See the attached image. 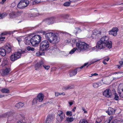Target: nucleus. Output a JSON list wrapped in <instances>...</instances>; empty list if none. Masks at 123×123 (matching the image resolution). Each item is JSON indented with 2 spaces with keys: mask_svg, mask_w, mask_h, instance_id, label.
<instances>
[{
  "mask_svg": "<svg viewBox=\"0 0 123 123\" xmlns=\"http://www.w3.org/2000/svg\"><path fill=\"white\" fill-rule=\"evenodd\" d=\"M118 31V29L117 28H113L111 30L109 31V34L114 36H116L117 34V32Z\"/></svg>",
  "mask_w": 123,
  "mask_h": 123,
  "instance_id": "13",
  "label": "nucleus"
},
{
  "mask_svg": "<svg viewBox=\"0 0 123 123\" xmlns=\"http://www.w3.org/2000/svg\"><path fill=\"white\" fill-rule=\"evenodd\" d=\"M12 115V113L11 112H8L2 115V117H8Z\"/></svg>",
  "mask_w": 123,
  "mask_h": 123,
  "instance_id": "25",
  "label": "nucleus"
},
{
  "mask_svg": "<svg viewBox=\"0 0 123 123\" xmlns=\"http://www.w3.org/2000/svg\"><path fill=\"white\" fill-rule=\"evenodd\" d=\"M109 60V58L108 57L107 58L105 59H104V60L105 61H108Z\"/></svg>",
  "mask_w": 123,
  "mask_h": 123,
  "instance_id": "61",
  "label": "nucleus"
},
{
  "mask_svg": "<svg viewBox=\"0 0 123 123\" xmlns=\"http://www.w3.org/2000/svg\"><path fill=\"white\" fill-rule=\"evenodd\" d=\"M79 123H87V122L86 120L81 119Z\"/></svg>",
  "mask_w": 123,
  "mask_h": 123,
  "instance_id": "38",
  "label": "nucleus"
},
{
  "mask_svg": "<svg viewBox=\"0 0 123 123\" xmlns=\"http://www.w3.org/2000/svg\"><path fill=\"white\" fill-rule=\"evenodd\" d=\"M65 114H63L61 116H57L56 119L59 122L62 121L63 119L65 117Z\"/></svg>",
  "mask_w": 123,
  "mask_h": 123,
  "instance_id": "21",
  "label": "nucleus"
},
{
  "mask_svg": "<svg viewBox=\"0 0 123 123\" xmlns=\"http://www.w3.org/2000/svg\"><path fill=\"white\" fill-rule=\"evenodd\" d=\"M25 43L26 45H28L31 43V39L28 38V37H26L25 38Z\"/></svg>",
  "mask_w": 123,
  "mask_h": 123,
  "instance_id": "28",
  "label": "nucleus"
},
{
  "mask_svg": "<svg viewBox=\"0 0 123 123\" xmlns=\"http://www.w3.org/2000/svg\"><path fill=\"white\" fill-rule=\"evenodd\" d=\"M9 17L11 18H14L16 17L15 12H11L9 14Z\"/></svg>",
  "mask_w": 123,
  "mask_h": 123,
  "instance_id": "31",
  "label": "nucleus"
},
{
  "mask_svg": "<svg viewBox=\"0 0 123 123\" xmlns=\"http://www.w3.org/2000/svg\"><path fill=\"white\" fill-rule=\"evenodd\" d=\"M27 49L28 51L31 50V51H33L35 49L34 48L30 46H28L27 48Z\"/></svg>",
  "mask_w": 123,
  "mask_h": 123,
  "instance_id": "36",
  "label": "nucleus"
},
{
  "mask_svg": "<svg viewBox=\"0 0 123 123\" xmlns=\"http://www.w3.org/2000/svg\"><path fill=\"white\" fill-rule=\"evenodd\" d=\"M25 51H22L20 49H18L17 52L14 53L10 56V60L12 61H15L21 57L22 54L25 53Z\"/></svg>",
  "mask_w": 123,
  "mask_h": 123,
  "instance_id": "4",
  "label": "nucleus"
},
{
  "mask_svg": "<svg viewBox=\"0 0 123 123\" xmlns=\"http://www.w3.org/2000/svg\"><path fill=\"white\" fill-rule=\"evenodd\" d=\"M103 63L105 64H107V63L105 62V60H104L103 62Z\"/></svg>",
  "mask_w": 123,
  "mask_h": 123,
  "instance_id": "64",
  "label": "nucleus"
},
{
  "mask_svg": "<svg viewBox=\"0 0 123 123\" xmlns=\"http://www.w3.org/2000/svg\"><path fill=\"white\" fill-rule=\"evenodd\" d=\"M7 15V14L6 12H4L1 14H0V18H3L6 16Z\"/></svg>",
  "mask_w": 123,
  "mask_h": 123,
  "instance_id": "32",
  "label": "nucleus"
},
{
  "mask_svg": "<svg viewBox=\"0 0 123 123\" xmlns=\"http://www.w3.org/2000/svg\"><path fill=\"white\" fill-rule=\"evenodd\" d=\"M76 48H74L69 52L70 54H73L76 50L79 52L84 51L89 49V46L84 42L81 41L78 42L76 44Z\"/></svg>",
  "mask_w": 123,
  "mask_h": 123,
  "instance_id": "2",
  "label": "nucleus"
},
{
  "mask_svg": "<svg viewBox=\"0 0 123 123\" xmlns=\"http://www.w3.org/2000/svg\"><path fill=\"white\" fill-rule=\"evenodd\" d=\"M38 101V99L37 98L34 99L32 102V105H34L36 104L37 103Z\"/></svg>",
  "mask_w": 123,
  "mask_h": 123,
  "instance_id": "33",
  "label": "nucleus"
},
{
  "mask_svg": "<svg viewBox=\"0 0 123 123\" xmlns=\"http://www.w3.org/2000/svg\"><path fill=\"white\" fill-rule=\"evenodd\" d=\"M1 66L3 68L7 67L8 66H9V67H10V65L8 64L7 59L5 58L4 59Z\"/></svg>",
  "mask_w": 123,
  "mask_h": 123,
  "instance_id": "14",
  "label": "nucleus"
},
{
  "mask_svg": "<svg viewBox=\"0 0 123 123\" xmlns=\"http://www.w3.org/2000/svg\"><path fill=\"white\" fill-rule=\"evenodd\" d=\"M24 105V103L22 102H19L17 103L15 105V106L17 108H19L23 107Z\"/></svg>",
  "mask_w": 123,
  "mask_h": 123,
  "instance_id": "26",
  "label": "nucleus"
},
{
  "mask_svg": "<svg viewBox=\"0 0 123 123\" xmlns=\"http://www.w3.org/2000/svg\"><path fill=\"white\" fill-rule=\"evenodd\" d=\"M88 64V63H85L83 66L80 67V68H78L73 70L70 71L69 72L70 76V77H72L75 75L76 74L77 71H79L80 69L84 67L87 65Z\"/></svg>",
  "mask_w": 123,
  "mask_h": 123,
  "instance_id": "8",
  "label": "nucleus"
},
{
  "mask_svg": "<svg viewBox=\"0 0 123 123\" xmlns=\"http://www.w3.org/2000/svg\"><path fill=\"white\" fill-rule=\"evenodd\" d=\"M105 30L104 28L102 29L100 31L95 30L93 32L91 36L89 37L90 38L91 37L92 39H93L94 37L98 38L104 35L105 34Z\"/></svg>",
  "mask_w": 123,
  "mask_h": 123,
  "instance_id": "3",
  "label": "nucleus"
},
{
  "mask_svg": "<svg viewBox=\"0 0 123 123\" xmlns=\"http://www.w3.org/2000/svg\"><path fill=\"white\" fill-rule=\"evenodd\" d=\"M112 119V117H111L110 118V119L109 120V123H117V120H114V121H111V120Z\"/></svg>",
  "mask_w": 123,
  "mask_h": 123,
  "instance_id": "37",
  "label": "nucleus"
},
{
  "mask_svg": "<svg viewBox=\"0 0 123 123\" xmlns=\"http://www.w3.org/2000/svg\"><path fill=\"white\" fill-rule=\"evenodd\" d=\"M49 47V44L48 41L46 40L42 41L40 45V49L42 51L47 50Z\"/></svg>",
  "mask_w": 123,
  "mask_h": 123,
  "instance_id": "6",
  "label": "nucleus"
},
{
  "mask_svg": "<svg viewBox=\"0 0 123 123\" xmlns=\"http://www.w3.org/2000/svg\"><path fill=\"white\" fill-rule=\"evenodd\" d=\"M44 96L42 93H39L37 96V99L39 102H42L44 98Z\"/></svg>",
  "mask_w": 123,
  "mask_h": 123,
  "instance_id": "19",
  "label": "nucleus"
},
{
  "mask_svg": "<svg viewBox=\"0 0 123 123\" xmlns=\"http://www.w3.org/2000/svg\"><path fill=\"white\" fill-rule=\"evenodd\" d=\"M3 68L5 69L2 70V75H5L8 74L11 71L10 67H9V66H8L7 67H6Z\"/></svg>",
  "mask_w": 123,
  "mask_h": 123,
  "instance_id": "12",
  "label": "nucleus"
},
{
  "mask_svg": "<svg viewBox=\"0 0 123 123\" xmlns=\"http://www.w3.org/2000/svg\"><path fill=\"white\" fill-rule=\"evenodd\" d=\"M43 67L46 69L48 70L50 68V66H46L45 65H43Z\"/></svg>",
  "mask_w": 123,
  "mask_h": 123,
  "instance_id": "46",
  "label": "nucleus"
},
{
  "mask_svg": "<svg viewBox=\"0 0 123 123\" xmlns=\"http://www.w3.org/2000/svg\"><path fill=\"white\" fill-rule=\"evenodd\" d=\"M73 88V86L72 85H70L68 86L64 87L63 89L64 90H67L68 89H71Z\"/></svg>",
  "mask_w": 123,
  "mask_h": 123,
  "instance_id": "27",
  "label": "nucleus"
},
{
  "mask_svg": "<svg viewBox=\"0 0 123 123\" xmlns=\"http://www.w3.org/2000/svg\"><path fill=\"white\" fill-rule=\"evenodd\" d=\"M4 34L5 35L8 34H11V32L10 31H5L4 32Z\"/></svg>",
  "mask_w": 123,
  "mask_h": 123,
  "instance_id": "50",
  "label": "nucleus"
},
{
  "mask_svg": "<svg viewBox=\"0 0 123 123\" xmlns=\"http://www.w3.org/2000/svg\"><path fill=\"white\" fill-rule=\"evenodd\" d=\"M6 53V49L4 48V47H2L0 48V54L2 56L5 55Z\"/></svg>",
  "mask_w": 123,
  "mask_h": 123,
  "instance_id": "20",
  "label": "nucleus"
},
{
  "mask_svg": "<svg viewBox=\"0 0 123 123\" xmlns=\"http://www.w3.org/2000/svg\"><path fill=\"white\" fill-rule=\"evenodd\" d=\"M106 79L105 78H103L102 80V81L105 84H107L106 82Z\"/></svg>",
  "mask_w": 123,
  "mask_h": 123,
  "instance_id": "47",
  "label": "nucleus"
},
{
  "mask_svg": "<svg viewBox=\"0 0 123 123\" xmlns=\"http://www.w3.org/2000/svg\"><path fill=\"white\" fill-rule=\"evenodd\" d=\"M44 64L43 62L42 61H41L40 62L37 63L35 65L36 67L39 68L41 67H42L43 66Z\"/></svg>",
  "mask_w": 123,
  "mask_h": 123,
  "instance_id": "23",
  "label": "nucleus"
},
{
  "mask_svg": "<svg viewBox=\"0 0 123 123\" xmlns=\"http://www.w3.org/2000/svg\"><path fill=\"white\" fill-rule=\"evenodd\" d=\"M61 95H65V94L64 92L60 93L57 92H55V95L56 97H58L59 96Z\"/></svg>",
  "mask_w": 123,
  "mask_h": 123,
  "instance_id": "30",
  "label": "nucleus"
},
{
  "mask_svg": "<svg viewBox=\"0 0 123 123\" xmlns=\"http://www.w3.org/2000/svg\"><path fill=\"white\" fill-rule=\"evenodd\" d=\"M35 2L36 3H38L40 2V0H35Z\"/></svg>",
  "mask_w": 123,
  "mask_h": 123,
  "instance_id": "56",
  "label": "nucleus"
},
{
  "mask_svg": "<svg viewBox=\"0 0 123 123\" xmlns=\"http://www.w3.org/2000/svg\"><path fill=\"white\" fill-rule=\"evenodd\" d=\"M36 55L37 56H39L41 55V54L39 52H37L36 53Z\"/></svg>",
  "mask_w": 123,
  "mask_h": 123,
  "instance_id": "53",
  "label": "nucleus"
},
{
  "mask_svg": "<svg viewBox=\"0 0 123 123\" xmlns=\"http://www.w3.org/2000/svg\"><path fill=\"white\" fill-rule=\"evenodd\" d=\"M104 96L107 98H109L111 95V91L109 89H107L105 90L103 92Z\"/></svg>",
  "mask_w": 123,
  "mask_h": 123,
  "instance_id": "10",
  "label": "nucleus"
},
{
  "mask_svg": "<svg viewBox=\"0 0 123 123\" xmlns=\"http://www.w3.org/2000/svg\"><path fill=\"white\" fill-rule=\"evenodd\" d=\"M102 119H103L102 117L97 118L96 121V123H101L102 121Z\"/></svg>",
  "mask_w": 123,
  "mask_h": 123,
  "instance_id": "35",
  "label": "nucleus"
},
{
  "mask_svg": "<svg viewBox=\"0 0 123 123\" xmlns=\"http://www.w3.org/2000/svg\"><path fill=\"white\" fill-rule=\"evenodd\" d=\"M16 39L17 40V41H18L19 44L22 41V39H21V38L20 37H19L17 38Z\"/></svg>",
  "mask_w": 123,
  "mask_h": 123,
  "instance_id": "48",
  "label": "nucleus"
},
{
  "mask_svg": "<svg viewBox=\"0 0 123 123\" xmlns=\"http://www.w3.org/2000/svg\"><path fill=\"white\" fill-rule=\"evenodd\" d=\"M82 110H83V111H84V113H87V111H86L85 110V109L84 108H82Z\"/></svg>",
  "mask_w": 123,
  "mask_h": 123,
  "instance_id": "59",
  "label": "nucleus"
},
{
  "mask_svg": "<svg viewBox=\"0 0 123 123\" xmlns=\"http://www.w3.org/2000/svg\"><path fill=\"white\" fill-rule=\"evenodd\" d=\"M93 86L94 88H97L99 87V85L97 83H94L93 84Z\"/></svg>",
  "mask_w": 123,
  "mask_h": 123,
  "instance_id": "41",
  "label": "nucleus"
},
{
  "mask_svg": "<svg viewBox=\"0 0 123 123\" xmlns=\"http://www.w3.org/2000/svg\"><path fill=\"white\" fill-rule=\"evenodd\" d=\"M51 49L55 51H56L58 49L57 48L56 46L54 45L51 47Z\"/></svg>",
  "mask_w": 123,
  "mask_h": 123,
  "instance_id": "39",
  "label": "nucleus"
},
{
  "mask_svg": "<svg viewBox=\"0 0 123 123\" xmlns=\"http://www.w3.org/2000/svg\"><path fill=\"white\" fill-rule=\"evenodd\" d=\"M2 92L5 93H9V90L7 89L3 88L1 90Z\"/></svg>",
  "mask_w": 123,
  "mask_h": 123,
  "instance_id": "29",
  "label": "nucleus"
},
{
  "mask_svg": "<svg viewBox=\"0 0 123 123\" xmlns=\"http://www.w3.org/2000/svg\"><path fill=\"white\" fill-rule=\"evenodd\" d=\"M58 115L57 116H61L62 115L65 114L62 111H61L60 110L58 111Z\"/></svg>",
  "mask_w": 123,
  "mask_h": 123,
  "instance_id": "40",
  "label": "nucleus"
},
{
  "mask_svg": "<svg viewBox=\"0 0 123 123\" xmlns=\"http://www.w3.org/2000/svg\"><path fill=\"white\" fill-rule=\"evenodd\" d=\"M98 74H97L96 73H94L93 74H92V75L93 76H98Z\"/></svg>",
  "mask_w": 123,
  "mask_h": 123,
  "instance_id": "58",
  "label": "nucleus"
},
{
  "mask_svg": "<svg viewBox=\"0 0 123 123\" xmlns=\"http://www.w3.org/2000/svg\"><path fill=\"white\" fill-rule=\"evenodd\" d=\"M55 18L54 17H52L46 20V23L48 25L53 24L55 22Z\"/></svg>",
  "mask_w": 123,
  "mask_h": 123,
  "instance_id": "15",
  "label": "nucleus"
},
{
  "mask_svg": "<svg viewBox=\"0 0 123 123\" xmlns=\"http://www.w3.org/2000/svg\"><path fill=\"white\" fill-rule=\"evenodd\" d=\"M76 107H74V109L72 110V111L73 112H74L76 109Z\"/></svg>",
  "mask_w": 123,
  "mask_h": 123,
  "instance_id": "62",
  "label": "nucleus"
},
{
  "mask_svg": "<svg viewBox=\"0 0 123 123\" xmlns=\"http://www.w3.org/2000/svg\"><path fill=\"white\" fill-rule=\"evenodd\" d=\"M14 12L15 14L16 17L20 15L22 13V12L21 11H19L17 12Z\"/></svg>",
  "mask_w": 123,
  "mask_h": 123,
  "instance_id": "34",
  "label": "nucleus"
},
{
  "mask_svg": "<svg viewBox=\"0 0 123 123\" xmlns=\"http://www.w3.org/2000/svg\"><path fill=\"white\" fill-rule=\"evenodd\" d=\"M16 4L15 2H13L11 4V6L12 7H13L16 6Z\"/></svg>",
  "mask_w": 123,
  "mask_h": 123,
  "instance_id": "52",
  "label": "nucleus"
},
{
  "mask_svg": "<svg viewBox=\"0 0 123 123\" xmlns=\"http://www.w3.org/2000/svg\"><path fill=\"white\" fill-rule=\"evenodd\" d=\"M5 37H0V41H2L4 40V39H5Z\"/></svg>",
  "mask_w": 123,
  "mask_h": 123,
  "instance_id": "49",
  "label": "nucleus"
},
{
  "mask_svg": "<svg viewBox=\"0 0 123 123\" xmlns=\"http://www.w3.org/2000/svg\"><path fill=\"white\" fill-rule=\"evenodd\" d=\"M97 48L98 49H99L98 48V47L97 46V45L96 47H94L92 48V49L94 50V49H96Z\"/></svg>",
  "mask_w": 123,
  "mask_h": 123,
  "instance_id": "60",
  "label": "nucleus"
},
{
  "mask_svg": "<svg viewBox=\"0 0 123 123\" xmlns=\"http://www.w3.org/2000/svg\"><path fill=\"white\" fill-rule=\"evenodd\" d=\"M76 30H77V31L76 32V33H78L81 31V30L79 28H76Z\"/></svg>",
  "mask_w": 123,
  "mask_h": 123,
  "instance_id": "54",
  "label": "nucleus"
},
{
  "mask_svg": "<svg viewBox=\"0 0 123 123\" xmlns=\"http://www.w3.org/2000/svg\"><path fill=\"white\" fill-rule=\"evenodd\" d=\"M53 34V33H46L45 35L46 39L49 42L51 39H50V37H51Z\"/></svg>",
  "mask_w": 123,
  "mask_h": 123,
  "instance_id": "22",
  "label": "nucleus"
},
{
  "mask_svg": "<svg viewBox=\"0 0 123 123\" xmlns=\"http://www.w3.org/2000/svg\"><path fill=\"white\" fill-rule=\"evenodd\" d=\"M109 37L107 36L102 37L98 42L97 46L99 49H101L106 46L109 49L111 48L112 46L111 42L109 41Z\"/></svg>",
  "mask_w": 123,
  "mask_h": 123,
  "instance_id": "1",
  "label": "nucleus"
},
{
  "mask_svg": "<svg viewBox=\"0 0 123 123\" xmlns=\"http://www.w3.org/2000/svg\"><path fill=\"white\" fill-rule=\"evenodd\" d=\"M70 3L69 2H66L64 3L63 5L65 6H69Z\"/></svg>",
  "mask_w": 123,
  "mask_h": 123,
  "instance_id": "42",
  "label": "nucleus"
},
{
  "mask_svg": "<svg viewBox=\"0 0 123 123\" xmlns=\"http://www.w3.org/2000/svg\"><path fill=\"white\" fill-rule=\"evenodd\" d=\"M4 48L6 49V50L7 53H10L11 51V47L9 44H6L4 46Z\"/></svg>",
  "mask_w": 123,
  "mask_h": 123,
  "instance_id": "17",
  "label": "nucleus"
},
{
  "mask_svg": "<svg viewBox=\"0 0 123 123\" xmlns=\"http://www.w3.org/2000/svg\"><path fill=\"white\" fill-rule=\"evenodd\" d=\"M114 99L116 100H118L119 99V97L117 93H115V94Z\"/></svg>",
  "mask_w": 123,
  "mask_h": 123,
  "instance_id": "44",
  "label": "nucleus"
},
{
  "mask_svg": "<svg viewBox=\"0 0 123 123\" xmlns=\"http://www.w3.org/2000/svg\"><path fill=\"white\" fill-rule=\"evenodd\" d=\"M78 0H69L71 2H76Z\"/></svg>",
  "mask_w": 123,
  "mask_h": 123,
  "instance_id": "57",
  "label": "nucleus"
},
{
  "mask_svg": "<svg viewBox=\"0 0 123 123\" xmlns=\"http://www.w3.org/2000/svg\"><path fill=\"white\" fill-rule=\"evenodd\" d=\"M74 118L72 117H68L64 121L65 123H69L72 122L74 120Z\"/></svg>",
  "mask_w": 123,
  "mask_h": 123,
  "instance_id": "24",
  "label": "nucleus"
},
{
  "mask_svg": "<svg viewBox=\"0 0 123 123\" xmlns=\"http://www.w3.org/2000/svg\"><path fill=\"white\" fill-rule=\"evenodd\" d=\"M72 112L71 111H68L66 112V115L67 116H71L72 115Z\"/></svg>",
  "mask_w": 123,
  "mask_h": 123,
  "instance_id": "43",
  "label": "nucleus"
},
{
  "mask_svg": "<svg viewBox=\"0 0 123 123\" xmlns=\"http://www.w3.org/2000/svg\"><path fill=\"white\" fill-rule=\"evenodd\" d=\"M53 119L52 114H50L47 116V118L45 121L46 123H50Z\"/></svg>",
  "mask_w": 123,
  "mask_h": 123,
  "instance_id": "18",
  "label": "nucleus"
},
{
  "mask_svg": "<svg viewBox=\"0 0 123 123\" xmlns=\"http://www.w3.org/2000/svg\"><path fill=\"white\" fill-rule=\"evenodd\" d=\"M100 60H97L96 59H94L92 61V63H94L96 62H97Z\"/></svg>",
  "mask_w": 123,
  "mask_h": 123,
  "instance_id": "51",
  "label": "nucleus"
},
{
  "mask_svg": "<svg viewBox=\"0 0 123 123\" xmlns=\"http://www.w3.org/2000/svg\"><path fill=\"white\" fill-rule=\"evenodd\" d=\"M41 38L40 35H35L31 38V43L33 46L38 45L41 41Z\"/></svg>",
  "mask_w": 123,
  "mask_h": 123,
  "instance_id": "5",
  "label": "nucleus"
},
{
  "mask_svg": "<svg viewBox=\"0 0 123 123\" xmlns=\"http://www.w3.org/2000/svg\"><path fill=\"white\" fill-rule=\"evenodd\" d=\"M69 104L70 106H71L72 105L73 103L72 102H69Z\"/></svg>",
  "mask_w": 123,
  "mask_h": 123,
  "instance_id": "63",
  "label": "nucleus"
},
{
  "mask_svg": "<svg viewBox=\"0 0 123 123\" xmlns=\"http://www.w3.org/2000/svg\"><path fill=\"white\" fill-rule=\"evenodd\" d=\"M59 38L56 35L53 36L52 38V39H51L49 42L51 43L54 44H55L59 41Z\"/></svg>",
  "mask_w": 123,
  "mask_h": 123,
  "instance_id": "9",
  "label": "nucleus"
},
{
  "mask_svg": "<svg viewBox=\"0 0 123 123\" xmlns=\"http://www.w3.org/2000/svg\"><path fill=\"white\" fill-rule=\"evenodd\" d=\"M119 63L120 64V66H119V65H117V66L118 67V68H121V66H122V65L123 64V61H120Z\"/></svg>",
  "mask_w": 123,
  "mask_h": 123,
  "instance_id": "45",
  "label": "nucleus"
},
{
  "mask_svg": "<svg viewBox=\"0 0 123 123\" xmlns=\"http://www.w3.org/2000/svg\"><path fill=\"white\" fill-rule=\"evenodd\" d=\"M115 112V110L113 108L110 107H109L108 108V111H106L108 114L110 115L113 114H114Z\"/></svg>",
  "mask_w": 123,
  "mask_h": 123,
  "instance_id": "16",
  "label": "nucleus"
},
{
  "mask_svg": "<svg viewBox=\"0 0 123 123\" xmlns=\"http://www.w3.org/2000/svg\"><path fill=\"white\" fill-rule=\"evenodd\" d=\"M118 92L121 98H123V84H120L118 86Z\"/></svg>",
  "mask_w": 123,
  "mask_h": 123,
  "instance_id": "11",
  "label": "nucleus"
},
{
  "mask_svg": "<svg viewBox=\"0 0 123 123\" xmlns=\"http://www.w3.org/2000/svg\"><path fill=\"white\" fill-rule=\"evenodd\" d=\"M29 1L26 0H21L18 5V7L20 9H23L27 6L29 4Z\"/></svg>",
  "mask_w": 123,
  "mask_h": 123,
  "instance_id": "7",
  "label": "nucleus"
},
{
  "mask_svg": "<svg viewBox=\"0 0 123 123\" xmlns=\"http://www.w3.org/2000/svg\"><path fill=\"white\" fill-rule=\"evenodd\" d=\"M6 0H2V1L0 2V3L1 4H3Z\"/></svg>",
  "mask_w": 123,
  "mask_h": 123,
  "instance_id": "55",
  "label": "nucleus"
}]
</instances>
